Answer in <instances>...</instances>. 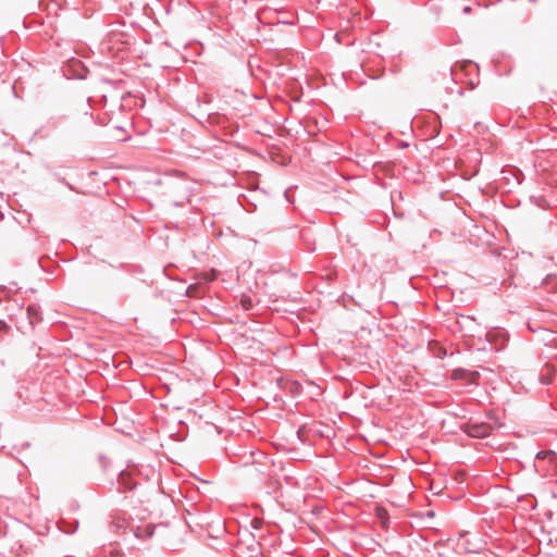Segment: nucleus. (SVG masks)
Returning a JSON list of instances; mask_svg holds the SVG:
<instances>
[{
  "label": "nucleus",
  "mask_w": 557,
  "mask_h": 557,
  "mask_svg": "<svg viewBox=\"0 0 557 557\" xmlns=\"http://www.w3.org/2000/svg\"><path fill=\"white\" fill-rule=\"evenodd\" d=\"M123 34L121 33H115V32H111L108 34V38H109V42H117L120 40V37H122Z\"/></svg>",
  "instance_id": "9b49d317"
},
{
  "label": "nucleus",
  "mask_w": 557,
  "mask_h": 557,
  "mask_svg": "<svg viewBox=\"0 0 557 557\" xmlns=\"http://www.w3.org/2000/svg\"><path fill=\"white\" fill-rule=\"evenodd\" d=\"M65 116H52L50 120H49V124L53 127V128H57L59 127L61 121L64 119Z\"/></svg>",
  "instance_id": "f8f14e48"
},
{
  "label": "nucleus",
  "mask_w": 557,
  "mask_h": 557,
  "mask_svg": "<svg viewBox=\"0 0 557 557\" xmlns=\"http://www.w3.org/2000/svg\"><path fill=\"white\" fill-rule=\"evenodd\" d=\"M451 379L453 380H467L469 383L474 384L476 383L478 379L480 377L479 372L475 371H469L467 369L457 368L453 370L451 372Z\"/></svg>",
  "instance_id": "20e7f679"
},
{
  "label": "nucleus",
  "mask_w": 557,
  "mask_h": 557,
  "mask_svg": "<svg viewBox=\"0 0 557 557\" xmlns=\"http://www.w3.org/2000/svg\"><path fill=\"white\" fill-rule=\"evenodd\" d=\"M205 275L207 281H214L216 278V271L212 270L209 273H206Z\"/></svg>",
  "instance_id": "2eb2a0df"
},
{
  "label": "nucleus",
  "mask_w": 557,
  "mask_h": 557,
  "mask_svg": "<svg viewBox=\"0 0 557 557\" xmlns=\"http://www.w3.org/2000/svg\"><path fill=\"white\" fill-rule=\"evenodd\" d=\"M4 361L3 360H0V373L2 372V370L4 369Z\"/></svg>",
  "instance_id": "a211bd4d"
},
{
  "label": "nucleus",
  "mask_w": 557,
  "mask_h": 557,
  "mask_svg": "<svg viewBox=\"0 0 557 557\" xmlns=\"http://www.w3.org/2000/svg\"><path fill=\"white\" fill-rule=\"evenodd\" d=\"M275 12L278 14L277 23H283V24H293L294 23L293 20H290L293 17V14H289L282 10H275Z\"/></svg>",
  "instance_id": "1a4fd4ad"
},
{
  "label": "nucleus",
  "mask_w": 557,
  "mask_h": 557,
  "mask_svg": "<svg viewBox=\"0 0 557 557\" xmlns=\"http://www.w3.org/2000/svg\"><path fill=\"white\" fill-rule=\"evenodd\" d=\"M463 12L465 13H470L471 12V8L470 7H465L463 8Z\"/></svg>",
  "instance_id": "6ab92c4d"
},
{
  "label": "nucleus",
  "mask_w": 557,
  "mask_h": 557,
  "mask_svg": "<svg viewBox=\"0 0 557 557\" xmlns=\"http://www.w3.org/2000/svg\"><path fill=\"white\" fill-rule=\"evenodd\" d=\"M542 381H543V383H545V384H548V383H549V381H548V380H545V381H544V380L542 379Z\"/></svg>",
  "instance_id": "412c9836"
},
{
  "label": "nucleus",
  "mask_w": 557,
  "mask_h": 557,
  "mask_svg": "<svg viewBox=\"0 0 557 557\" xmlns=\"http://www.w3.org/2000/svg\"><path fill=\"white\" fill-rule=\"evenodd\" d=\"M465 549H466L467 552H474L473 549H470V548H468L467 546H465Z\"/></svg>",
  "instance_id": "aec40b11"
},
{
  "label": "nucleus",
  "mask_w": 557,
  "mask_h": 557,
  "mask_svg": "<svg viewBox=\"0 0 557 557\" xmlns=\"http://www.w3.org/2000/svg\"><path fill=\"white\" fill-rule=\"evenodd\" d=\"M240 306L244 310H250L253 307L252 300L250 297L243 295L240 298Z\"/></svg>",
  "instance_id": "9d476101"
},
{
  "label": "nucleus",
  "mask_w": 557,
  "mask_h": 557,
  "mask_svg": "<svg viewBox=\"0 0 557 557\" xmlns=\"http://www.w3.org/2000/svg\"><path fill=\"white\" fill-rule=\"evenodd\" d=\"M487 421L484 422H468L462 426L463 432L474 438H484L488 436L494 430L503 426V423L493 413L486 416Z\"/></svg>",
  "instance_id": "f257e3e1"
},
{
  "label": "nucleus",
  "mask_w": 557,
  "mask_h": 557,
  "mask_svg": "<svg viewBox=\"0 0 557 557\" xmlns=\"http://www.w3.org/2000/svg\"><path fill=\"white\" fill-rule=\"evenodd\" d=\"M10 331V325H8L4 321L0 320V334L8 335Z\"/></svg>",
  "instance_id": "ddd939ff"
},
{
  "label": "nucleus",
  "mask_w": 557,
  "mask_h": 557,
  "mask_svg": "<svg viewBox=\"0 0 557 557\" xmlns=\"http://www.w3.org/2000/svg\"><path fill=\"white\" fill-rule=\"evenodd\" d=\"M168 189L173 206L184 207L189 201L185 185L177 182H170Z\"/></svg>",
  "instance_id": "f03ea898"
},
{
  "label": "nucleus",
  "mask_w": 557,
  "mask_h": 557,
  "mask_svg": "<svg viewBox=\"0 0 557 557\" xmlns=\"http://www.w3.org/2000/svg\"><path fill=\"white\" fill-rule=\"evenodd\" d=\"M28 324L30 329H34L36 324L42 320L40 307L36 304H32L26 309Z\"/></svg>",
  "instance_id": "39448f33"
},
{
  "label": "nucleus",
  "mask_w": 557,
  "mask_h": 557,
  "mask_svg": "<svg viewBox=\"0 0 557 557\" xmlns=\"http://www.w3.org/2000/svg\"><path fill=\"white\" fill-rule=\"evenodd\" d=\"M127 521L125 518L119 516H112L111 528L114 532L125 530Z\"/></svg>",
  "instance_id": "6e6552de"
},
{
  "label": "nucleus",
  "mask_w": 557,
  "mask_h": 557,
  "mask_svg": "<svg viewBox=\"0 0 557 557\" xmlns=\"http://www.w3.org/2000/svg\"><path fill=\"white\" fill-rule=\"evenodd\" d=\"M156 530V525L153 524H145L139 525L135 529L134 533L136 537L148 540L151 539Z\"/></svg>",
  "instance_id": "0eeeda50"
},
{
  "label": "nucleus",
  "mask_w": 557,
  "mask_h": 557,
  "mask_svg": "<svg viewBox=\"0 0 557 557\" xmlns=\"http://www.w3.org/2000/svg\"><path fill=\"white\" fill-rule=\"evenodd\" d=\"M486 339L491 344V349L502 350L505 348L507 338L504 333L499 331H491L486 333Z\"/></svg>",
  "instance_id": "7ed1b4c3"
},
{
  "label": "nucleus",
  "mask_w": 557,
  "mask_h": 557,
  "mask_svg": "<svg viewBox=\"0 0 557 557\" xmlns=\"http://www.w3.org/2000/svg\"><path fill=\"white\" fill-rule=\"evenodd\" d=\"M197 288H198V287H197L196 285H190V286L188 287V289H187V294H188L189 296H193V295H194V293H193V292H194V289H197Z\"/></svg>",
  "instance_id": "dca6fc26"
},
{
  "label": "nucleus",
  "mask_w": 557,
  "mask_h": 557,
  "mask_svg": "<svg viewBox=\"0 0 557 557\" xmlns=\"http://www.w3.org/2000/svg\"><path fill=\"white\" fill-rule=\"evenodd\" d=\"M117 483L119 492L132 491L137 484L133 481L132 475L125 471H121Z\"/></svg>",
  "instance_id": "423d86ee"
},
{
  "label": "nucleus",
  "mask_w": 557,
  "mask_h": 557,
  "mask_svg": "<svg viewBox=\"0 0 557 557\" xmlns=\"http://www.w3.org/2000/svg\"><path fill=\"white\" fill-rule=\"evenodd\" d=\"M547 454H548L547 451H539L536 454V458L537 459H544Z\"/></svg>",
  "instance_id": "f3484780"
},
{
  "label": "nucleus",
  "mask_w": 557,
  "mask_h": 557,
  "mask_svg": "<svg viewBox=\"0 0 557 557\" xmlns=\"http://www.w3.org/2000/svg\"><path fill=\"white\" fill-rule=\"evenodd\" d=\"M377 517L381 519V520H384V519H387V511L384 509V508H379L377 509Z\"/></svg>",
  "instance_id": "4468645a"
}]
</instances>
